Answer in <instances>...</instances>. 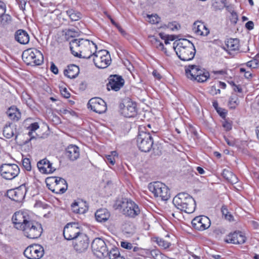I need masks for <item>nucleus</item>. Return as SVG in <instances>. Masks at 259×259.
I'll return each instance as SVG.
<instances>
[{
	"mask_svg": "<svg viewBox=\"0 0 259 259\" xmlns=\"http://www.w3.org/2000/svg\"><path fill=\"white\" fill-rule=\"evenodd\" d=\"M12 221L15 227L23 231L24 235L28 238L37 239L42 232L41 224L33 220L26 211L16 212L12 217Z\"/></svg>",
	"mask_w": 259,
	"mask_h": 259,
	"instance_id": "f257e3e1",
	"label": "nucleus"
},
{
	"mask_svg": "<svg viewBox=\"0 0 259 259\" xmlns=\"http://www.w3.org/2000/svg\"><path fill=\"white\" fill-rule=\"evenodd\" d=\"M70 49L74 56L89 59L97 52V46L88 39H73L70 42Z\"/></svg>",
	"mask_w": 259,
	"mask_h": 259,
	"instance_id": "f03ea898",
	"label": "nucleus"
},
{
	"mask_svg": "<svg viewBox=\"0 0 259 259\" xmlns=\"http://www.w3.org/2000/svg\"><path fill=\"white\" fill-rule=\"evenodd\" d=\"M174 49L179 58L184 61L193 59L196 53L193 44L187 39L180 40Z\"/></svg>",
	"mask_w": 259,
	"mask_h": 259,
	"instance_id": "7ed1b4c3",
	"label": "nucleus"
},
{
	"mask_svg": "<svg viewBox=\"0 0 259 259\" xmlns=\"http://www.w3.org/2000/svg\"><path fill=\"white\" fill-rule=\"evenodd\" d=\"M172 202L178 209L186 213H192L196 208L195 201L192 197L186 193L178 194L174 197Z\"/></svg>",
	"mask_w": 259,
	"mask_h": 259,
	"instance_id": "20e7f679",
	"label": "nucleus"
},
{
	"mask_svg": "<svg viewBox=\"0 0 259 259\" xmlns=\"http://www.w3.org/2000/svg\"><path fill=\"white\" fill-rule=\"evenodd\" d=\"M63 235L67 240L77 239L80 243L82 241L85 243L89 241L88 236L85 234L80 233L78 224L76 223L67 224L64 228Z\"/></svg>",
	"mask_w": 259,
	"mask_h": 259,
	"instance_id": "39448f33",
	"label": "nucleus"
},
{
	"mask_svg": "<svg viewBox=\"0 0 259 259\" xmlns=\"http://www.w3.org/2000/svg\"><path fill=\"white\" fill-rule=\"evenodd\" d=\"M116 205L117 208L119 209L124 215L129 217L134 218L140 212L138 205L131 199L122 198L117 202Z\"/></svg>",
	"mask_w": 259,
	"mask_h": 259,
	"instance_id": "423d86ee",
	"label": "nucleus"
},
{
	"mask_svg": "<svg viewBox=\"0 0 259 259\" xmlns=\"http://www.w3.org/2000/svg\"><path fill=\"white\" fill-rule=\"evenodd\" d=\"M22 59L27 64L31 66L39 65L44 61L42 53L36 49H29L23 52Z\"/></svg>",
	"mask_w": 259,
	"mask_h": 259,
	"instance_id": "0eeeda50",
	"label": "nucleus"
},
{
	"mask_svg": "<svg viewBox=\"0 0 259 259\" xmlns=\"http://www.w3.org/2000/svg\"><path fill=\"white\" fill-rule=\"evenodd\" d=\"M148 189L156 197H159L162 200L165 201L170 197L169 190L163 183L159 182L151 183L148 185Z\"/></svg>",
	"mask_w": 259,
	"mask_h": 259,
	"instance_id": "6e6552de",
	"label": "nucleus"
},
{
	"mask_svg": "<svg viewBox=\"0 0 259 259\" xmlns=\"http://www.w3.org/2000/svg\"><path fill=\"white\" fill-rule=\"evenodd\" d=\"M137 146L142 152H148L151 149L153 140L149 132L140 131L137 139Z\"/></svg>",
	"mask_w": 259,
	"mask_h": 259,
	"instance_id": "1a4fd4ad",
	"label": "nucleus"
},
{
	"mask_svg": "<svg viewBox=\"0 0 259 259\" xmlns=\"http://www.w3.org/2000/svg\"><path fill=\"white\" fill-rule=\"evenodd\" d=\"M93 60L95 66L101 69L107 68L111 63L109 52L106 50H101L96 52Z\"/></svg>",
	"mask_w": 259,
	"mask_h": 259,
	"instance_id": "9d476101",
	"label": "nucleus"
},
{
	"mask_svg": "<svg viewBox=\"0 0 259 259\" xmlns=\"http://www.w3.org/2000/svg\"><path fill=\"white\" fill-rule=\"evenodd\" d=\"M121 113L125 117H132L137 113V105L129 98L124 99L119 104Z\"/></svg>",
	"mask_w": 259,
	"mask_h": 259,
	"instance_id": "9b49d317",
	"label": "nucleus"
},
{
	"mask_svg": "<svg viewBox=\"0 0 259 259\" xmlns=\"http://www.w3.org/2000/svg\"><path fill=\"white\" fill-rule=\"evenodd\" d=\"M20 169L15 164L4 163L0 166L1 176L6 180H12L19 174Z\"/></svg>",
	"mask_w": 259,
	"mask_h": 259,
	"instance_id": "f8f14e48",
	"label": "nucleus"
},
{
	"mask_svg": "<svg viewBox=\"0 0 259 259\" xmlns=\"http://www.w3.org/2000/svg\"><path fill=\"white\" fill-rule=\"evenodd\" d=\"M44 254V247L39 244H31L24 251V255L28 259H40Z\"/></svg>",
	"mask_w": 259,
	"mask_h": 259,
	"instance_id": "ddd939ff",
	"label": "nucleus"
},
{
	"mask_svg": "<svg viewBox=\"0 0 259 259\" xmlns=\"http://www.w3.org/2000/svg\"><path fill=\"white\" fill-rule=\"evenodd\" d=\"M88 108L94 112L102 114L107 110V106L105 102L100 98H93L90 99L88 103Z\"/></svg>",
	"mask_w": 259,
	"mask_h": 259,
	"instance_id": "4468645a",
	"label": "nucleus"
},
{
	"mask_svg": "<svg viewBox=\"0 0 259 259\" xmlns=\"http://www.w3.org/2000/svg\"><path fill=\"white\" fill-rule=\"evenodd\" d=\"M209 219L205 215H200L195 217L192 221L193 227L199 231H204L208 229L210 226Z\"/></svg>",
	"mask_w": 259,
	"mask_h": 259,
	"instance_id": "2eb2a0df",
	"label": "nucleus"
},
{
	"mask_svg": "<svg viewBox=\"0 0 259 259\" xmlns=\"http://www.w3.org/2000/svg\"><path fill=\"white\" fill-rule=\"evenodd\" d=\"M27 190L24 185L19 187L10 190L8 191V195L12 200L16 202H21L25 197Z\"/></svg>",
	"mask_w": 259,
	"mask_h": 259,
	"instance_id": "dca6fc26",
	"label": "nucleus"
},
{
	"mask_svg": "<svg viewBox=\"0 0 259 259\" xmlns=\"http://www.w3.org/2000/svg\"><path fill=\"white\" fill-rule=\"evenodd\" d=\"M124 80L121 76L118 75H110L109 82L107 84L108 90L119 91L124 85Z\"/></svg>",
	"mask_w": 259,
	"mask_h": 259,
	"instance_id": "f3484780",
	"label": "nucleus"
},
{
	"mask_svg": "<svg viewBox=\"0 0 259 259\" xmlns=\"http://www.w3.org/2000/svg\"><path fill=\"white\" fill-rule=\"evenodd\" d=\"M92 250L94 254L98 258L102 259L109 256V252L106 244H92Z\"/></svg>",
	"mask_w": 259,
	"mask_h": 259,
	"instance_id": "a211bd4d",
	"label": "nucleus"
},
{
	"mask_svg": "<svg viewBox=\"0 0 259 259\" xmlns=\"http://www.w3.org/2000/svg\"><path fill=\"white\" fill-rule=\"evenodd\" d=\"M54 181L55 189L52 190L54 192L57 194H63L67 189V184L66 180L60 177H52L50 179Z\"/></svg>",
	"mask_w": 259,
	"mask_h": 259,
	"instance_id": "6ab92c4d",
	"label": "nucleus"
},
{
	"mask_svg": "<svg viewBox=\"0 0 259 259\" xmlns=\"http://www.w3.org/2000/svg\"><path fill=\"white\" fill-rule=\"evenodd\" d=\"M37 166L39 171L44 174H52L56 170V168L52 166V163L47 158L39 160L37 163Z\"/></svg>",
	"mask_w": 259,
	"mask_h": 259,
	"instance_id": "aec40b11",
	"label": "nucleus"
},
{
	"mask_svg": "<svg viewBox=\"0 0 259 259\" xmlns=\"http://www.w3.org/2000/svg\"><path fill=\"white\" fill-rule=\"evenodd\" d=\"M246 237L244 234L240 231H235L230 233L227 237L225 242L226 243H245Z\"/></svg>",
	"mask_w": 259,
	"mask_h": 259,
	"instance_id": "412c9836",
	"label": "nucleus"
},
{
	"mask_svg": "<svg viewBox=\"0 0 259 259\" xmlns=\"http://www.w3.org/2000/svg\"><path fill=\"white\" fill-rule=\"evenodd\" d=\"M15 39L22 45H26L29 41L30 37L27 31L23 29H19L15 32Z\"/></svg>",
	"mask_w": 259,
	"mask_h": 259,
	"instance_id": "4be33fe9",
	"label": "nucleus"
},
{
	"mask_svg": "<svg viewBox=\"0 0 259 259\" xmlns=\"http://www.w3.org/2000/svg\"><path fill=\"white\" fill-rule=\"evenodd\" d=\"M65 155L70 160H75L79 156V149L75 145H70L66 149Z\"/></svg>",
	"mask_w": 259,
	"mask_h": 259,
	"instance_id": "5701e85b",
	"label": "nucleus"
},
{
	"mask_svg": "<svg viewBox=\"0 0 259 259\" xmlns=\"http://www.w3.org/2000/svg\"><path fill=\"white\" fill-rule=\"evenodd\" d=\"M193 30L199 35L207 36L209 31L204 24L201 21H196L193 24Z\"/></svg>",
	"mask_w": 259,
	"mask_h": 259,
	"instance_id": "b1692460",
	"label": "nucleus"
},
{
	"mask_svg": "<svg viewBox=\"0 0 259 259\" xmlns=\"http://www.w3.org/2000/svg\"><path fill=\"white\" fill-rule=\"evenodd\" d=\"M79 73V67L74 64H71L67 66V68L64 70V74L65 76L69 78H76Z\"/></svg>",
	"mask_w": 259,
	"mask_h": 259,
	"instance_id": "393cba45",
	"label": "nucleus"
},
{
	"mask_svg": "<svg viewBox=\"0 0 259 259\" xmlns=\"http://www.w3.org/2000/svg\"><path fill=\"white\" fill-rule=\"evenodd\" d=\"M110 217V212L106 208H101L97 210L95 213V218L99 222H105Z\"/></svg>",
	"mask_w": 259,
	"mask_h": 259,
	"instance_id": "a878e982",
	"label": "nucleus"
},
{
	"mask_svg": "<svg viewBox=\"0 0 259 259\" xmlns=\"http://www.w3.org/2000/svg\"><path fill=\"white\" fill-rule=\"evenodd\" d=\"M226 51L231 55V52L239 50V40L237 38H229L226 41Z\"/></svg>",
	"mask_w": 259,
	"mask_h": 259,
	"instance_id": "bb28decb",
	"label": "nucleus"
},
{
	"mask_svg": "<svg viewBox=\"0 0 259 259\" xmlns=\"http://www.w3.org/2000/svg\"><path fill=\"white\" fill-rule=\"evenodd\" d=\"M222 176L231 184H236L238 182L237 177L229 169H224L222 172Z\"/></svg>",
	"mask_w": 259,
	"mask_h": 259,
	"instance_id": "cd10ccee",
	"label": "nucleus"
},
{
	"mask_svg": "<svg viewBox=\"0 0 259 259\" xmlns=\"http://www.w3.org/2000/svg\"><path fill=\"white\" fill-rule=\"evenodd\" d=\"M8 117L14 120H18L21 117V113L17 108L14 106L11 107L7 112Z\"/></svg>",
	"mask_w": 259,
	"mask_h": 259,
	"instance_id": "c85d7f7f",
	"label": "nucleus"
},
{
	"mask_svg": "<svg viewBox=\"0 0 259 259\" xmlns=\"http://www.w3.org/2000/svg\"><path fill=\"white\" fill-rule=\"evenodd\" d=\"M199 66L192 65L186 67L185 73L188 78L194 79L197 73Z\"/></svg>",
	"mask_w": 259,
	"mask_h": 259,
	"instance_id": "c756f323",
	"label": "nucleus"
},
{
	"mask_svg": "<svg viewBox=\"0 0 259 259\" xmlns=\"http://www.w3.org/2000/svg\"><path fill=\"white\" fill-rule=\"evenodd\" d=\"M16 131V128L14 126L6 125L3 130V135L7 139L11 138L14 136V132Z\"/></svg>",
	"mask_w": 259,
	"mask_h": 259,
	"instance_id": "7c9ffc66",
	"label": "nucleus"
},
{
	"mask_svg": "<svg viewBox=\"0 0 259 259\" xmlns=\"http://www.w3.org/2000/svg\"><path fill=\"white\" fill-rule=\"evenodd\" d=\"M66 12L72 21H78L81 18V13L74 9H69Z\"/></svg>",
	"mask_w": 259,
	"mask_h": 259,
	"instance_id": "2f4dec72",
	"label": "nucleus"
},
{
	"mask_svg": "<svg viewBox=\"0 0 259 259\" xmlns=\"http://www.w3.org/2000/svg\"><path fill=\"white\" fill-rule=\"evenodd\" d=\"M131 252H135L137 254L141 256H146L150 254V250L149 249L139 247L138 246H133L132 251Z\"/></svg>",
	"mask_w": 259,
	"mask_h": 259,
	"instance_id": "473e14b6",
	"label": "nucleus"
},
{
	"mask_svg": "<svg viewBox=\"0 0 259 259\" xmlns=\"http://www.w3.org/2000/svg\"><path fill=\"white\" fill-rule=\"evenodd\" d=\"M239 104V101L236 95H232L230 96L228 102V106L230 109H235Z\"/></svg>",
	"mask_w": 259,
	"mask_h": 259,
	"instance_id": "72a5a7b5",
	"label": "nucleus"
},
{
	"mask_svg": "<svg viewBox=\"0 0 259 259\" xmlns=\"http://www.w3.org/2000/svg\"><path fill=\"white\" fill-rule=\"evenodd\" d=\"M212 7L214 10H221L226 7L224 0H213Z\"/></svg>",
	"mask_w": 259,
	"mask_h": 259,
	"instance_id": "f704fd0d",
	"label": "nucleus"
},
{
	"mask_svg": "<svg viewBox=\"0 0 259 259\" xmlns=\"http://www.w3.org/2000/svg\"><path fill=\"white\" fill-rule=\"evenodd\" d=\"M109 259H125L124 257L120 254L117 248H112L109 252Z\"/></svg>",
	"mask_w": 259,
	"mask_h": 259,
	"instance_id": "c9c22d12",
	"label": "nucleus"
},
{
	"mask_svg": "<svg viewBox=\"0 0 259 259\" xmlns=\"http://www.w3.org/2000/svg\"><path fill=\"white\" fill-rule=\"evenodd\" d=\"M38 128L39 125L37 122L32 123L28 127V130H29L28 134L30 137V140L35 138V136L33 135V132H34Z\"/></svg>",
	"mask_w": 259,
	"mask_h": 259,
	"instance_id": "e433bc0d",
	"label": "nucleus"
},
{
	"mask_svg": "<svg viewBox=\"0 0 259 259\" xmlns=\"http://www.w3.org/2000/svg\"><path fill=\"white\" fill-rule=\"evenodd\" d=\"M78 207L80 210V214L85 213L88 210V206L85 201L82 200L77 201Z\"/></svg>",
	"mask_w": 259,
	"mask_h": 259,
	"instance_id": "4c0bfd02",
	"label": "nucleus"
},
{
	"mask_svg": "<svg viewBox=\"0 0 259 259\" xmlns=\"http://www.w3.org/2000/svg\"><path fill=\"white\" fill-rule=\"evenodd\" d=\"M1 24L3 26H5L11 23L12 21V17L8 14H3L1 16Z\"/></svg>",
	"mask_w": 259,
	"mask_h": 259,
	"instance_id": "58836bf2",
	"label": "nucleus"
},
{
	"mask_svg": "<svg viewBox=\"0 0 259 259\" xmlns=\"http://www.w3.org/2000/svg\"><path fill=\"white\" fill-rule=\"evenodd\" d=\"M73 247L76 252L81 253L88 249L89 244H75Z\"/></svg>",
	"mask_w": 259,
	"mask_h": 259,
	"instance_id": "ea45409f",
	"label": "nucleus"
},
{
	"mask_svg": "<svg viewBox=\"0 0 259 259\" xmlns=\"http://www.w3.org/2000/svg\"><path fill=\"white\" fill-rule=\"evenodd\" d=\"M151 41L156 48H158V49L161 51H163L165 49L164 45L162 42H160L154 36H151Z\"/></svg>",
	"mask_w": 259,
	"mask_h": 259,
	"instance_id": "a19ab883",
	"label": "nucleus"
},
{
	"mask_svg": "<svg viewBox=\"0 0 259 259\" xmlns=\"http://www.w3.org/2000/svg\"><path fill=\"white\" fill-rule=\"evenodd\" d=\"M209 73L208 72L206 71L203 74L198 77L197 78H195V80H197L199 82H204L206 81L208 78L209 77Z\"/></svg>",
	"mask_w": 259,
	"mask_h": 259,
	"instance_id": "79ce46f5",
	"label": "nucleus"
},
{
	"mask_svg": "<svg viewBox=\"0 0 259 259\" xmlns=\"http://www.w3.org/2000/svg\"><path fill=\"white\" fill-rule=\"evenodd\" d=\"M22 165L27 171H30L31 170V166L29 159L24 158L22 161Z\"/></svg>",
	"mask_w": 259,
	"mask_h": 259,
	"instance_id": "37998d69",
	"label": "nucleus"
},
{
	"mask_svg": "<svg viewBox=\"0 0 259 259\" xmlns=\"http://www.w3.org/2000/svg\"><path fill=\"white\" fill-rule=\"evenodd\" d=\"M16 1L19 5L20 9L24 11L25 10L26 5L29 2V0H16Z\"/></svg>",
	"mask_w": 259,
	"mask_h": 259,
	"instance_id": "c03bdc74",
	"label": "nucleus"
},
{
	"mask_svg": "<svg viewBox=\"0 0 259 259\" xmlns=\"http://www.w3.org/2000/svg\"><path fill=\"white\" fill-rule=\"evenodd\" d=\"M105 160L107 163L110 164L112 165H113L115 162V158H114L112 155H106Z\"/></svg>",
	"mask_w": 259,
	"mask_h": 259,
	"instance_id": "a18cd8bd",
	"label": "nucleus"
},
{
	"mask_svg": "<svg viewBox=\"0 0 259 259\" xmlns=\"http://www.w3.org/2000/svg\"><path fill=\"white\" fill-rule=\"evenodd\" d=\"M149 21L153 24L157 23L159 21V18L157 15L148 16Z\"/></svg>",
	"mask_w": 259,
	"mask_h": 259,
	"instance_id": "49530a36",
	"label": "nucleus"
},
{
	"mask_svg": "<svg viewBox=\"0 0 259 259\" xmlns=\"http://www.w3.org/2000/svg\"><path fill=\"white\" fill-rule=\"evenodd\" d=\"M71 209L73 212L80 214V210L78 207L77 201L71 204Z\"/></svg>",
	"mask_w": 259,
	"mask_h": 259,
	"instance_id": "de8ad7c7",
	"label": "nucleus"
},
{
	"mask_svg": "<svg viewBox=\"0 0 259 259\" xmlns=\"http://www.w3.org/2000/svg\"><path fill=\"white\" fill-rule=\"evenodd\" d=\"M223 126L226 131H229L232 129V124L227 121H225L223 122Z\"/></svg>",
	"mask_w": 259,
	"mask_h": 259,
	"instance_id": "09e8293b",
	"label": "nucleus"
},
{
	"mask_svg": "<svg viewBox=\"0 0 259 259\" xmlns=\"http://www.w3.org/2000/svg\"><path fill=\"white\" fill-rule=\"evenodd\" d=\"M61 95L65 98H68L70 97V94L68 92L66 88H64L61 90Z\"/></svg>",
	"mask_w": 259,
	"mask_h": 259,
	"instance_id": "8fccbe9b",
	"label": "nucleus"
},
{
	"mask_svg": "<svg viewBox=\"0 0 259 259\" xmlns=\"http://www.w3.org/2000/svg\"><path fill=\"white\" fill-rule=\"evenodd\" d=\"M50 69L55 74H57L58 73V69L53 62L51 63Z\"/></svg>",
	"mask_w": 259,
	"mask_h": 259,
	"instance_id": "3c124183",
	"label": "nucleus"
},
{
	"mask_svg": "<svg viewBox=\"0 0 259 259\" xmlns=\"http://www.w3.org/2000/svg\"><path fill=\"white\" fill-rule=\"evenodd\" d=\"M224 139L227 144L230 146H234L235 145V141L233 139H229L226 137H224Z\"/></svg>",
	"mask_w": 259,
	"mask_h": 259,
	"instance_id": "603ef678",
	"label": "nucleus"
},
{
	"mask_svg": "<svg viewBox=\"0 0 259 259\" xmlns=\"http://www.w3.org/2000/svg\"><path fill=\"white\" fill-rule=\"evenodd\" d=\"M150 254H151L155 259H159V256H160L159 252L157 250H152L150 251Z\"/></svg>",
	"mask_w": 259,
	"mask_h": 259,
	"instance_id": "864d4df0",
	"label": "nucleus"
},
{
	"mask_svg": "<svg viewBox=\"0 0 259 259\" xmlns=\"http://www.w3.org/2000/svg\"><path fill=\"white\" fill-rule=\"evenodd\" d=\"M217 111L222 117H225L226 115L227 112H226V110L222 108H219L217 110Z\"/></svg>",
	"mask_w": 259,
	"mask_h": 259,
	"instance_id": "5fc2aeb1",
	"label": "nucleus"
},
{
	"mask_svg": "<svg viewBox=\"0 0 259 259\" xmlns=\"http://www.w3.org/2000/svg\"><path fill=\"white\" fill-rule=\"evenodd\" d=\"M180 27V26L178 24L173 23H170L168 24V28H169L172 31H174L175 30H178Z\"/></svg>",
	"mask_w": 259,
	"mask_h": 259,
	"instance_id": "6e6d98bb",
	"label": "nucleus"
},
{
	"mask_svg": "<svg viewBox=\"0 0 259 259\" xmlns=\"http://www.w3.org/2000/svg\"><path fill=\"white\" fill-rule=\"evenodd\" d=\"M245 27L248 30H252L254 27V23L251 21H248L245 24Z\"/></svg>",
	"mask_w": 259,
	"mask_h": 259,
	"instance_id": "4d7b16f0",
	"label": "nucleus"
},
{
	"mask_svg": "<svg viewBox=\"0 0 259 259\" xmlns=\"http://www.w3.org/2000/svg\"><path fill=\"white\" fill-rule=\"evenodd\" d=\"M232 18H231V20L232 22L236 23L238 20V16L236 12H232L231 13Z\"/></svg>",
	"mask_w": 259,
	"mask_h": 259,
	"instance_id": "13d9d810",
	"label": "nucleus"
},
{
	"mask_svg": "<svg viewBox=\"0 0 259 259\" xmlns=\"http://www.w3.org/2000/svg\"><path fill=\"white\" fill-rule=\"evenodd\" d=\"M247 66L249 67H253V68H255L256 67V66H257V63L256 62V61L254 60V61H248L247 63Z\"/></svg>",
	"mask_w": 259,
	"mask_h": 259,
	"instance_id": "bf43d9fd",
	"label": "nucleus"
},
{
	"mask_svg": "<svg viewBox=\"0 0 259 259\" xmlns=\"http://www.w3.org/2000/svg\"><path fill=\"white\" fill-rule=\"evenodd\" d=\"M206 71L204 70V69H201L200 66H199V68H198V69L197 70V72L196 73V77H195V78H197L198 77H199L200 75H201L202 74H203ZM194 79H195V78H194Z\"/></svg>",
	"mask_w": 259,
	"mask_h": 259,
	"instance_id": "052dcab7",
	"label": "nucleus"
},
{
	"mask_svg": "<svg viewBox=\"0 0 259 259\" xmlns=\"http://www.w3.org/2000/svg\"><path fill=\"white\" fill-rule=\"evenodd\" d=\"M132 245L133 244H121V246L122 248L131 250V251H132L133 247Z\"/></svg>",
	"mask_w": 259,
	"mask_h": 259,
	"instance_id": "680f3d73",
	"label": "nucleus"
},
{
	"mask_svg": "<svg viewBox=\"0 0 259 259\" xmlns=\"http://www.w3.org/2000/svg\"><path fill=\"white\" fill-rule=\"evenodd\" d=\"M152 74L155 78L158 80H160L162 77L160 74L156 70H153Z\"/></svg>",
	"mask_w": 259,
	"mask_h": 259,
	"instance_id": "e2e57ef3",
	"label": "nucleus"
},
{
	"mask_svg": "<svg viewBox=\"0 0 259 259\" xmlns=\"http://www.w3.org/2000/svg\"><path fill=\"white\" fill-rule=\"evenodd\" d=\"M152 241L154 243H165V242H167V241L163 240L162 239L159 238L158 237H153L152 239Z\"/></svg>",
	"mask_w": 259,
	"mask_h": 259,
	"instance_id": "0e129e2a",
	"label": "nucleus"
},
{
	"mask_svg": "<svg viewBox=\"0 0 259 259\" xmlns=\"http://www.w3.org/2000/svg\"><path fill=\"white\" fill-rule=\"evenodd\" d=\"M233 85H234V91L235 92H237L238 93H242V89L240 86L237 85L235 84L234 83H233Z\"/></svg>",
	"mask_w": 259,
	"mask_h": 259,
	"instance_id": "69168bd1",
	"label": "nucleus"
},
{
	"mask_svg": "<svg viewBox=\"0 0 259 259\" xmlns=\"http://www.w3.org/2000/svg\"><path fill=\"white\" fill-rule=\"evenodd\" d=\"M211 72L212 73H213L214 74L224 75L225 74V71L223 70H219V71H212Z\"/></svg>",
	"mask_w": 259,
	"mask_h": 259,
	"instance_id": "338daca9",
	"label": "nucleus"
},
{
	"mask_svg": "<svg viewBox=\"0 0 259 259\" xmlns=\"http://www.w3.org/2000/svg\"><path fill=\"white\" fill-rule=\"evenodd\" d=\"M225 219L229 221H231L233 220V215L229 212V213L226 214V216L225 217Z\"/></svg>",
	"mask_w": 259,
	"mask_h": 259,
	"instance_id": "774afa93",
	"label": "nucleus"
}]
</instances>
